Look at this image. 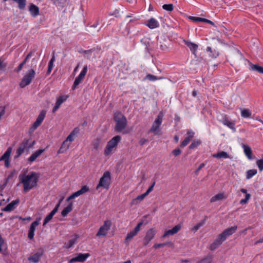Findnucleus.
Returning <instances> with one entry per match:
<instances>
[{
  "instance_id": "f257e3e1",
  "label": "nucleus",
  "mask_w": 263,
  "mask_h": 263,
  "mask_svg": "<svg viewBox=\"0 0 263 263\" xmlns=\"http://www.w3.org/2000/svg\"><path fill=\"white\" fill-rule=\"evenodd\" d=\"M39 177V174L35 172H31L28 174H21L19 176V179L23 184L24 192H28L36 187Z\"/></svg>"
},
{
  "instance_id": "f03ea898",
  "label": "nucleus",
  "mask_w": 263,
  "mask_h": 263,
  "mask_svg": "<svg viewBox=\"0 0 263 263\" xmlns=\"http://www.w3.org/2000/svg\"><path fill=\"white\" fill-rule=\"evenodd\" d=\"M114 120L116 122L115 129L117 132H122L123 134L128 133L125 130L127 125V120L125 116L120 112H117L114 115Z\"/></svg>"
},
{
  "instance_id": "7ed1b4c3",
  "label": "nucleus",
  "mask_w": 263,
  "mask_h": 263,
  "mask_svg": "<svg viewBox=\"0 0 263 263\" xmlns=\"http://www.w3.org/2000/svg\"><path fill=\"white\" fill-rule=\"evenodd\" d=\"M80 129L78 127H76L68 136L66 139L62 143L61 146L58 152V154L64 153L69 148L71 143L74 141L76 137L80 132Z\"/></svg>"
},
{
  "instance_id": "20e7f679",
  "label": "nucleus",
  "mask_w": 263,
  "mask_h": 263,
  "mask_svg": "<svg viewBox=\"0 0 263 263\" xmlns=\"http://www.w3.org/2000/svg\"><path fill=\"white\" fill-rule=\"evenodd\" d=\"M34 144L35 141H32L31 138L24 139L16 149L14 158L16 159L20 157L26 150L28 151Z\"/></svg>"
},
{
  "instance_id": "39448f33",
  "label": "nucleus",
  "mask_w": 263,
  "mask_h": 263,
  "mask_svg": "<svg viewBox=\"0 0 263 263\" xmlns=\"http://www.w3.org/2000/svg\"><path fill=\"white\" fill-rule=\"evenodd\" d=\"M229 59L233 66H239L246 61V59L237 49H233L231 51Z\"/></svg>"
},
{
  "instance_id": "423d86ee",
  "label": "nucleus",
  "mask_w": 263,
  "mask_h": 263,
  "mask_svg": "<svg viewBox=\"0 0 263 263\" xmlns=\"http://www.w3.org/2000/svg\"><path fill=\"white\" fill-rule=\"evenodd\" d=\"M121 140V137L119 135H117L111 139L106 144L104 149V155L105 156H109L115 152L118 144L120 142Z\"/></svg>"
},
{
  "instance_id": "0eeeda50",
  "label": "nucleus",
  "mask_w": 263,
  "mask_h": 263,
  "mask_svg": "<svg viewBox=\"0 0 263 263\" xmlns=\"http://www.w3.org/2000/svg\"><path fill=\"white\" fill-rule=\"evenodd\" d=\"M110 173L109 172H105L100 178L97 189L99 190L101 187L108 189L110 183Z\"/></svg>"
},
{
  "instance_id": "6e6552de",
  "label": "nucleus",
  "mask_w": 263,
  "mask_h": 263,
  "mask_svg": "<svg viewBox=\"0 0 263 263\" xmlns=\"http://www.w3.org/2000/svg\"><path fill=\"white\" fill-rule=\"evenodd\" d=\"M163 114L160 112L157 116L156 119L153 123L149 132L153 133L155 135H158L160 132V126L162 122Z\"/></svg>"
},
{
  "instance_id": "1a4fd4ad",
  "label": "nucleus",
  "mask_w": 263,
  "mask_h": 263,
  "mask_svg": "<svg viewBox=\"0 0 263 263\" xmlns=\"http://www.w3.org/2000/svg\"><path fill=\"white\" fill-rule=\"evenodd\" d=\"M35 74V71L31 69L23 77L22 81L20 84V86L22 88L28 85L31 82L32 79L34 78Z\"/></svg>"
},
{
  "instance_id": "9d476101",
  "label": "nucleus",
  "mask_w": 263,
  "mask_h": 263,
  "mask_svg": "<svg viewBox=\"0 0 263 263\" xmlns=\"http://www.w3.org/2000/svg\"><path fill=\"white\" fill-rule=\"evenodd\" d=\"M143 222H139L133 230L127 233L124 240L125 243L126 244L128 245L131 240L137 235L140 230L141 227L143 225Z\"/></svg>"
},
{
  "instance_id": "9b49d317",
  "label": "nucleus",
  "mask_w": 263,
  "mask_h": 263,
  "mask_svg": "<svg viewBox=\"0 0 263 263\" xmlns=\"http://www.w3.org/2000/svg\"><path fill=\"white\" fill-rule=\"evenodd\" d=\"M46 112V110H42L41 111L36 118V121L34 122L30 128V132H33L41 124L45 118Z\"/></svg>"
},
{
  "instance_id": "f8f14e48",
  "label": "nucleus",
  "mask_w": 263,
  "mask_h": 263,
  "mask_svg": "<svg viewBox=\"0 0 263 263\" xmlns=\"http://www.w3.org/2000/svg\"><path fill=\"white\" fill-rule=\"evenodd\" d=\"M111 223L109 220L104 222L103 225L101 226L97 234V236H105L107 234V232L110 229Z\"/></svg>"
},
{
  "instance_id": "ddd939ff",
  "label": "nucleus",
  "mask_w": 263,
  "mask_h": 263,
  "mask_svg": "<svg viewBox=\"0 0 263 263\" xmlns=\"http://www.w3.org/2000/svg\"><path fill=\"white\" fill-rule=\"evenodd\" d=\"M42 218L41 217H39L36 218L35 221H33L30 225L28 234V238L30 239H32L34 236V232L35 230V228L37 226H39L40 224V221L41 220Z\"/></svg>"
},
{
  "instance_id": "4468645a",
  "label": "nucleus",
  "mask_w": 263,
  "mask_h": 263,
  "mask_svg": "<svg viewBox=\"0 0 263 263\" xmlns=\"http://www.w3.org/2000/svg\"><path fill=\"white\" fill-rule=\"evenodd\" d=\"M156 234V231L154 229H149L146 233L143 238V245L146 246L149 242L154 238Z\"/></svg>"
},
{
  "instance_id": "2eb2a0df",
  "label": "nucleus",
  "mask_w": 263,
  "mask_h": 263,
  "mask_svg": "<svg viewBox=\"0 0 263 263\" xmlns=\"http://www.w3.org/2000/svg\"><path fill=\"white\" fill-rule=\"evenodd\" d=\"M237 228V227L236 226H234V227H232L231 228H228V229H226L219 235L224 240H225L228 236L232 235L233 233H234L236 232Z\"/></svg>"
},
{
  "instance_id": "dca6fc26",
  "label": "nucleus",
  "mask_w": 263,
  "mask_h": 263,
  "mask_svg": "<svg viewBox=\"0 0 263 263\" xmlns=\"http://www.w3.org/2000/svg\"><path fill=\"white\" fill-rule=\"evenodd\" d=\"M187 136L184 139V140L180 144L181 147H185L186 146L191 140L192 139L194 136L195 133L190 129H187L186 131Z\"/></svg>"
},
{
  "instance_id": "f3484780",
  "label": "nucleus",
  "mask_w": 263,
  "mask_h": 263,
  "mask_svg": "<svg viewBox=\"0 0 263 263\" xmlns=\"http://www.w3.org/2000/svg\"><path fill=\"white\" fill-rule=\"evenodd\" d=\"M101 29V27L99 26V22L97 21L93 25L89 26L86 29V31L91 35H95Z\"/></svg>"
},
{
  "instance_id": "a211bd4d",
  "label": "nucleus",
  "mask_w": 263,
  "mask_h": 263,
  "mask_svg": "<svg viewBox=\"0 0 263 263\" xmlns=\"http://www.w3.org/2000/svg\"><path fill=\"white\" fill-rule=\"evenodd\" d=\"M19 199L13 200L11 202L7 204L5 208L2 209V211L4 212H11L14 210L17 204L19 203Z\"/></svg>"
},
{
  "instance_id": "6ab92c4d",
  "label": "nucleus",
  "mask_w": 263,
  "mask_h": 263,
  "mask_svg": "<svg viewBox=\"0 0 263 263\" xmlns=\"http://www.w3.org/2000/svg\"><path fill=\"white\" fill-rule=\"evenodd\" d=\"M43 251H38L35 253L33 254V255H31L28 258V260L30 262H32L33 263H37L40 261L42 256L43 255Z\"/></svg>"
},
{
  "instance_id": "aec40b11",
  "label": "nucleus",
  "mask_w": 263,
  "mask_h": 263,
  "mask_svg": "<svg viewBox=\"0 0 263 263\" xmlns=\"http://www.w3.org/2000/svg\"><path fill=\"white\" fill-rule=\"evenodd\" d=\"M181 229V226L179 224L175 226L172 229L166 231L163 235V237H165L167 236L173 235L176 234Z\"/></svg>"
},
{
  "instance_id": "412c9836",
  "label": "nucleus",
  "mask_w": 263,
  "mask_h": 263,
  "mask_svg": "<svg viewBox=\"0 0 263 263\" xmlns=\"http://www.w3.org/2000/svg\"><path fill=\"white\" fill-rule=\"evenodd\" d=\"M224 240L219 235L218 237L213 241L210 247L211 250H214L219 247Z\"/></svg>"
},
{
  "instance_id": "4be33fe9",
  "label": "nucleus",
  "mask_w": 263,
  "mask_h": 263,
  "mask_svg": "<svg viewBox=\"0 0 263 263\" xmlns=\"http://www.w3.org/2000/svg\"><path fill=\"white\" fill-rule=\"evenodd\" d=\"M29 11L33 17H36L39 15V8L33 4H30L29 7Z\"/></svg>"
},
{
  "instance_id": "5701e85b",
  "label": "nucleus",
  "mask_w": 263,
  "mask_h": 263,
  "mask_svg": "<svg viewBox=\"0 0 263 263\" xmlns=\"http://www.w3.org/2000/svg\"><path fill=\"white\" fill-rule=\"evenodd\" d=\"M44 149H40L34 152L28 158V160L30 162H32L35 160V159L41 155L44 152Z\"/></svg>"
},
{
  "instance_id": "b1692460",
  "label": "nucleus",
  "mask_w": 263,
  "mask_h": 263,
  "mask_svg": "<svg viewBox=\"0 0 263 263\" xmlns=\"http://www.w3.org/2000/svg\"><path fill=\"white\" fill-rule=\"evenodd\" d=\"M57 208H54L53 210L45 218L43 226H45L50 220L52 219L53 216L55 214V213L58 212Z\"/></svg>"
},
{
  "instance_id": "393cba45",
  "label": "nucleus",
  "mask_w": 263,
  "mask_h": 263,
  "mask_svg": "<svg viewBox=\"0 0 263 263\" xmlns=\"http://www.w3.org/2000/svg\"><path fill=\"white\" fill-rule=\"evenodd\" d=\"M242 148H243V151L245 155L249 160H252L253 159L252 157V150L250 147L247 145L243 144L242 145Z\"/></svg>"
},
{
  "instance_id": "a878e982",
  "label": "nucleus",
  "mask_w": 263,
  "mask_h": 263,
  "mask_svg": "<svg viewBox=\"0 0 263 263\" xmlns=\"http://www.w3.org/2000/svg\"><path fill=\"white\" fill-rule=\"evenodd\" d=\"M227 197L223 193H219L212 197L210 199L211 202H214L217 201L222 200L226 199Z\"/></svg>"
},
{
  "instance_id": "bb28decb",
  "label": "nucleus",
  "mask_w": 263,
  "mask_h": 263,
  "mask_svg": "<svg viewBox=\"0 0 263 263\" xmlns=\"http://www.w3.org/2000/svg\"><path fill=\"white\" fill-rule=\"evenodd\" d=\"M12 150V147H9L5 153L0 157V161H6L9 160Z\"/></svg>"
},
{
  "instance_id": "cd10ccee",
  "label": "nucleus",
  "mask_w": 263,
  "mask_h": 263,
  "mask_svg": "<svg viewBox=\"0 0 263 263\" xmlns=\"http://www.w3.org/2000/svg\"><path fill=\"white\" fill-rule=\"evenodd\" d=\"M250 69L252 71H255L263 74V67L259 66L258 64H253L250 63Z\"/></svg>"
},
{
  "instance_id": "c85d7f7f",
  "label": "nucleus",
  "mask_w": 263,
  "mask_h": 263,
  "mask_svg": "<svg viewBox=\"0 0 263 263\" xmlns=\"http://www.w3.org/2000/svg\"><path fill=\"white\" fill-rule=\"evenodd\" d=\"M212 157L214 158H219V159H221V158L227 159V158H230V156L228 155V154L227 152H224V151H221V152H220L216 154H213Z\"/></svg>"
},
{
  "instance_id": "c756f323",
  "label": "nucleus",
  "mask_w": 263,
  "mask_h": 263,
  "mask_svg": "<svg viewBox=\"0 0 263 263\" xmlns=\"http://www.w3.org/2000/svg\"><path fill=\"white\" fill-rule=\"evenodd\" d=\"M78 236L77 235H76L73 238L70 239L67 242L64 243V248L69 249L70 247H72L73 245L76 243Z\"/></svg>"
},
{
  "instance_id": "7c9ffc66",
  "label": "nucleus",
  "mask_w": 263,
  "mask_h": 263,
  "mask_svg": "<svg viewBox=\"0 0 263 263\" xmlns=\"http://www.w3.org/2000/svg\"><path fill=\"white\" fill-rule=\"evenodd\" d=\"M206 51L209 52V55L213 58H216L219 55V51L215 49H212L211 47H208Z\"/></svg>"
},
{
  "instance_id": "2f4dec72",
  "label": "nucleus",
  "mask_w": 263,
  "mask_h": 263,
  "mask_svg": "<svg viewBox=\"0 0 263 263\" xmlns=\"http://www.w3.org/2000/svg\"><path fill=\"white\" fill-rule=\"evenodd\" d=\"M184 42L185 44L190 49V50L193 51L195 52L197 50L198 48V45H196L195 43H193L192 42H191L190 41H184Z\"/></svg>"
},
{
  "instance_id": "473e14b6",
  "label": "nucleus",
  "mask_w": 263,
  "mask_h": 263,
  "mask_svg": "<svg viewBox=\"0 0 263 263\" xmlns=\"http://www.w3.org/2000/svg\"><path fill=\"white\" fill-rule=\"evenodd\" d=\"M147 25L149 28L154 29L159 26V23L155 18H152L149 20Z\"/></svg>"
},
{
  "instance_id": "72a5a7b5",
  "label": "nucleus",
  "mask_w": 263,
  "mask_h": 263,
  "mask_svg": "<svg viewBox=\"0 0 263 263\" xmlns=\"http://www.w3.org/2000/svg\"><path fill=\"white\" fill-rule=\"evenodd\" d=\"M82 80V70L80 72L78 77L76 79L73 86L72 87V90H74L77 86L81 82Z\"/></svg>"
},
{
  "instance_id": "f704fd0d",
  "label": "nucleus",
  "mask_w": 263,
  "mask_h": 263,
  "mask_svg": "<svg viewBox=\"0 0 263 263\" xmlns=\"http://www.w3.org/2000/svg\"><path fill=\"white\" fill-rule=\"evenodd\" d=\"M241 110V116L243 118H249L251 117L252 112L248 109L242 108Z\"/></svg>"
},
{
  "instance_id": "c9c22d12",
  "label": "nucleus",
  "mask_w": 263,
  "mask_h": 263,
  "mask_svg": "<svg viewBox=\"0 0 263 263\" xmlns=\"http://www.w3.org/2000/svg\"><path fill=\"white\" fill-rule=\"evenodd\" d=\"M82 195V187L77 192L71 194L67 199V201H69L71 199H74L75 198Z\"/></svg>"
},
{
  "instance_id": "e433bc0d",
  "label": "nucleus",
  "mask_w": 263,
  "mask_h": 263,
  "mask_svg": "<svg viewBox=\"0 0 263 263\" xmlns=\"http://www.w3.org/2000/svg\"><path fill=\"white\" fill-rule=\"evenodd\" d=\"M72 210V204L70 203L66 208H65L61 212V215L63 217L66 216Z\"/></svg>"
},
{
  "instance_id": "4c0bfd02",
  "label": "nucleus",
  "mask_w": 263,
  "mask_h": 263,
  "mask_svg": "<svg viewBox=\"0 0 263 263\" xmlns=\"http://www.w3.org/2000/svg\"><path fill=\"white\" fill-rule=\"evenodd\" d=\"M94 50H89L83 51V56L85 58H87V59H90L91 58L95 57V53H93Z\"/></svg>"
},
{
  "instance_id": "58836bf2",
  "label": "nucleus",
  "mask_w": 263,
  "mask_h": 263,
  "mask_svg": "<svg viewBox=\"0 0 263 263\" xmlns=\"http://www.w3.org/2000/svg\"><path fill=\"white\" fill-rule=\"evenodd\" d=\"M222 123L224 125L227 126L230 128H231L234 130H235V127H234L235 124L233 122L230 121L228 120V119H226L223 120Z\"/></svg>"
},
{
  "instance_id": "ea45409f",
  "label": "nucleus",
  "mask_w": 263,
  "mask_h": 263,
  "mask_svg": "<svg viewBox=\"0 0 263 263\" xmlns=\"http://www.w3.org/2000/svg\"><path fill=\"white\" fill-rule=\"evenodd\" d=\"M257 170H255V169L249 170L247 171L246 178L247 179H250L253 176L257 174Z\"/></svg>"
},
{
  "instance_id": "a19ab883",
  "label": "nucleus",
  "mask_w": 263,
  "mask_h": 263,
  "mask_svg": "<svg viewBox=\"0 0 263 263\" xmlns=\"http://www.w3.org/2000/svg\"><path fill=\"white\" fill-rule=\"evenodd\" d=\"M77 261L82 262V253H79L77 256L70 259L69 262L73 263Z\"/></svg>"
},
{
  "instance_id": "79ce46f5",
  "label": "nucleus",
  "mask_w": 263,
  "mask_h": 263,
  "mask_svg": "<svg viewBox=\"0 0 263 263\" xmlns=\"http://www.w3.org/2000/svg\"><path fill=\"white\" fill-rule=\"evenodd\" d=\"M66 100H57L54 107L52 109V112H55L60 107L62 103Z\"/></svg>"
},
{
  "instance_id": "37998d69",
  "label": "nucleus",
  "mask_w": 263,
  "mask_h": 263,
  "mask_svg": "<svg viewBox=\"0 0 263 263\" xmlns=\"http://www.w3.org/2000/svg\"><path fill=\"white\" fill-rule=\"evenodd\" d=\"M102 143V140L100 137H97L93 142V145L96 149H97Z\"/></svg>"
},
{
  "instance_id": "c03bdc74",
  "label": "nucleus",
  "mask_w": 263,
  "mask_h": 263,
  "mask_svg": "<svg viewBox=\"0 0 263 263\" xmlns=\"http://www.w3.org/2000/svg\"><path fill=\"white\" fill-rule=\"evenodd\" d=\"M16 3L18 4V7L21 10H24L26 5V0H18Z\"/></svg>"
},
{
  "instance_id": "a18cd8bd",
  "label": "nucleus",
  "mask_w": 263,
  "mask_h": 263,
  "mask_svg": "<svg viewBox=\"0 0 263 263\" xmlns=\"http://www.w3.org/2000/svg\"><path fill=\"white\" fill-rule=\"evenodd\" d=\"M204 222L203 221L198 223L191 229V231L194 232H197L204 224Z\"/></svg>"
},
{
  "instance_id": "49530a36",
  "label": "nucleus",
  "mask_w": 263,
  "mask_h": 263,
  "mask_svg": "<svg viewBox=\"0 0 263 263\" xmlns=\"http://www.w3.org/2000/svg\"><path fill=\"white\" fill-rule=\"evenodd\" d=\"M201 143V142L199 140L194 141L189 146L190 149H194L198 147Z\"/></svg>"
},
{
  "instance_id": "de8ad7c7",
  "label": "nucleus",
  "mask_w": 263,
  "mask_h": 263,
  "mask_svg": "<svg viewBox=\"0 0 263 263\" xmlns=\"http://www.w3.org/2000/svg\"><path fill=\"white\" fill-rule=\"evenodd\" d=\"M256 165H257L260 172L263 171V158L258 160L256 161Z\"/></svg>"
},
{
  "instance_id": "09e8293b",
  "label": "nucleus",
  "mask_w": 263,
  "mask_h": 263,
  "mask_svg": "<svg viewBox=\"0 0 263 263\" xmlns=\"http://www.w3.org/2000/svg\"><path fill=\"white\" fill-rule=\"evenodd\" d=\"M250 197L251 195L250 194H246L245 198L241 199L240 201V203L241 204H244L247 203L248 200L250 199Z\"/></svg>"
},
{
  "instance_id": "8fccbe9b",
  "label": "nucleus",
  "mask_w": 263,
  "mask_h": 263,
  "mask_svg": "<svg viewBox=\"0 0 263 263\" xmlns=\"http://www.w3.org/2000/svg\"><path fill=\"white\" fill-rule=\"evenodd\" d=\"M163 9L171 11L173 10V6L172 4H164L162 6Z\"/></svg>"
},
{
  "instance_id": "3c124183",
  "label": "nucleus",
  "mask_w": 263,
  "mask_h": 263,
  "mask_svg": "<svg viewBox=\"0 0 263 263\" xmlns=\"http://www.w3.org/2000/svg\"><path fill=\"white\" fill-rule=\"evenodd\" d=\"M146 78L148 80H149V81H154L158 79V78H157L156 76L151 74H147L146 76Z\"/></svg>"
},
{
  "instance_id": "603ef678",
  "label": "nucleus",
  "mask_w": 263,
  "mask_h": 263,
  "mask_svg": "<svg viewBox=\"0 0 263 263\" xmlns=\"http://www.w3.org/2000/svg\"><path fill=\"white\" fill-rule=\"evenodd\" d=\"M146 196L147 195L145 194V193L142 194L138 196L135 200L141 201L143 200Z\"/></svg>"
},
{
  "instance_id": "864d4df0",
  "label": "nucleus",
  "mask_w": 263,
  "mask_h": 263,
  "mask_svg": "<svg viewBox=\"0 0 263 263\" xmlns=\"http://www.w3.org/2000/svg\"><path fill=\"white\" fill-rule=\"evenodd\" d=\"M191 20L194 22H202V18L199 17H195V16H189V17Z\"/></svg>"
},
{
  "instance_id": "5fc2aeb1",
  "label": "nucleus",
  "mask_w": 263,
  "mask_h": 263,
  "mask_svg": "<svg viewBox=\"0 0 263 263\" xmlns=\"http://www.w3.org/2000/svg\"><path fill=\"white\" fill-rule=\"evenodd\" d=\"M155 182H154L153 184L149 187L146 192L145 193V194L147 196L153 190V188L155 186Z\"/></svg>"
},
{
  "instance_id": "6e6d98bb",
  "label": "nucleus",
  "mask_w": 263,
  "mask_h": 263,
  "mask_svg": "<svg viewBox=\"0 0 263 263\" xmlns=\"http://www.w3.org/2000/svg\"><path fill=\"white\" fill-rule=\"evenodd\" d=\"M7 64L4 62V60L0 59V70H3L6 68Z\"/></svg>"
},
{
  "instance_id": "4d7b16f0",
  "label": "nucleus",
  "mask_w": 263,
  "mask_h": 263,
  "mask_svg": "<svg viewBox=\"0 0 263 263\" xmlns=\"http://www.w3.org/2000/svg\"><path fill=\"white\" fill-rule=\"evenodd\" d=\"M181 151L179 148H176L172 151V154L175 156H177L181 154Z\"/></svg>"
},
{
  "instance_id": "13d9d810",
  "label": "nucleus",
  "mask_w": 263,
  "mask_h": 263,
  "mask_svg": "<svg viewBox=\"0 0 263 263\" xmlns=\"http://www.w3.org/2000/svg\"><path fill=\"white\" fill-rule=\"evenodd\" d=\"M32 55V52H30L27 56L25 58V59H24V61L21 63L22 64H23V65L27 62V61H28V60L31 58Z\"/></svg>"
},
{
  "instance_id": "bf43d9fd",
  "label": "nucleus",
  "mask_w": 263,
  "mask_h": 263,
  "mask_svg": "<svg viewBox=\"0 0 263 263\" xmlns=\"http://www.w3.org/2000/svg\"><path fill=\"white\" fill-rule=\"evenodd\" d=\"M4 240L2 238V236L0 235V253H2L3 251L2 247L4 244Z\"/></svg>"
},
{
  "instance_id": "052dcab7",
  "label": "nucleus",
  "mask_w": 263,
  "mask_h": 263,
  "mask_svg": "<svg viewBox=\"0 0 263 263\" xmlns=\"http://www.w3.org/2000/svg\"><path fill=\"white\" fill-rule=\"evenodd\" d=\"M166 245V243H156L154 245L153 247L155 249H157L160 247H164Z\"/></svg>"
},
{
  "instance_id": "680f3d73",
  "label": "nucleus",
  "mask_w": 263,
  "mask_h": 263,
  "mask_svg": "<svg viewBox=\"0 0 263 263\" xmlns=\"http://www.w3.org/2000/svg\"><path fill=\"white\" fill-rule=\"evenodd\" d=\"M205 166V164L204 163H201L199 166V167H198V168L195 171V173L196 175H198V173L199 172V171L204 166Z\"/></svg>"
},
{
  "instance_id": "e2e57ef3",
  "label": "nucleus",
  "mask_w": 263,
  "mask_h": 263,
  "mask_svg": "<svg viewBox=\"0 0 263 263\" xmlns=\"http://www.w3.org/2000/svg\"><path fill=\"white\" fill-rule=\"evenodd\" d=\"M148 142V140L145 138H141L139 140V144L141 145H144L145 143Z\"/></svg>"
},
{
  "instance_id": "0e129e2a",
  "label": "nucleus",
  "mask_w": 263,
  "mask_h": 263,
  "mask_svg": "<svg viewBox=\"0 0 263 263\" xmlns=\"http://www.w3.org/2000/svg\"><path fill=\"white\" fill-rule=\"evenodd\" d=\"M6 106L3 107L2 109L0 111V120L5 113Z\"/></svg>"
},
{
  "instance_id": "69168bd1",
  "label": "nucleus",
  "mask_w": 263,
  "mask_h": 263,
  "mask_svg": "<svg viewBox=\"0 0 263 263\" xmlns=\"http://www.w3.org/2000/svg\"><path fill=\"white\" fill-rule=\"evenodd\" d=\"M64 196H62L59 200L58 204L56 205V206H55V208H57V210H58L59 209V208L61 204V203H62V202L63 201V200H64Z\"/></svg>"
},
{
  "instance_id": "338daca9",
  "label": "nucleus",
  "mask_w": 263,
  "mask_h": 263,
  "mask_svg": "<svg viewBox=\"0 0 263 263\" xmlns=\"http://www.w3.org/2000/svg\"><path fill=\"white\" fill-rule=\"evenodd\" d=\"M53 64L49 63L48 68V71H47L48 73H50L51 72V70L53 68Z\"/></svg>"
},
{
  "instance_id": "774afa93",
  "label": "nucleus",
  "mask_w": 263,
  "mask_h": 263,
  "mask_svg": "<svg viewBox=\"0 0 263 263\" xmlns=\"http://www.w3.org/2000/svg\"><path fill=\"white\" fill-rule=\"evenodd\" d=\"M202 22H206V23H208L210 24L211 25H213L214 24L213 22H212L211 21H210L209 20L206 19V18H202Z\"/></svg>"
}]
</instances>
